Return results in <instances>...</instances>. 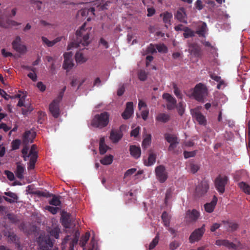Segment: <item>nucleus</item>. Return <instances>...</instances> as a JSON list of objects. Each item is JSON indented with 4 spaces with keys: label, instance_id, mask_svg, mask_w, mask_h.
Masks as SVG:
<instances>
[{
    "label": "nucleus",
    "instance_id": "28",
    "mask_svg": "<svg viewBox=\"0 0 250 250\" xmlns=\"http://www.w3.org/2000/svg\"><path fill=\"white\" fill-rule=\"evenodd\" d=\"M207 30V25L206 22H203L202 25L198 27V29L196 31V33L199 37H205V34Z\"/></svg>",
    "mask_w": 250,
    "mask_h": 250
},
{
    "label": "nucleus",
    "instance_id": "21",
    "mask_svg": "<svg viewBox=\"0 0 250 250\" xmlns=\"http://www.w3.org/2000/svg\"><path fill=\"white\" fill-rule=\"evenodd\" d=\"M160 16L163 18V21L165 24V26L168 28V26L171 25V20L172 18V13L166 11L161 13Z\"/></svg>",
    "mask_w": 250,
    "mask_h": 250
},
{
    "label": "nucleus",
    "instance_id": "6",
    "mask_svg": "<svg viewBox=\"0 0 250 250\" xmlns=\"http://www.w3.org/2000/svg\"><path fill=\"white\" fill-rule=\"evenodd\" d=\"M37 146L35 145H33L29 151L30 155L31 158L29 159V162L28 163V170L33 169L35 168V164L37 162L38 157V152L36 151Z\"/></svg>",
    "mask_w": 250,
    "mask_h": 250
},
{
    "label": "nucleus",
    "instance_id": "60",
    "mask_svg": "<svg viewBox=\"0 0 250 250\" xmlns=\"http://www.w3.org/2000/svg\"><path fill=\"white\" fill-rule=\"evenodd\" d=\"M149 114V110L148 109H145L143 110L141 112V116L143 119L145 121L147 119L148 116Z\"/></svg>",
    "mask_w": 250,
    "mask_h": 250
},
{
    "label": "nucleus",
    "instance_id": "18",
    "mask_svg": "<svg viewBox=\"0 0 250 250\" xmlns=\"http://www.w3.org/2000/svg\"><path fill=\"white\" fill-rule=\"evenodd\" d=\"M133 113V104L132 102H127L126 104V108L122 114L123 119L127 120L129 119Z\"/></svg>",
    "mask_w": 250,
    "mask_h": 250
},
{
    "label": "nucleus",
    "instance_id": "41",
    "mask_svg": "<svg viewBox=\"0 0 250 250\" xmlns=\"http://www.w3.org/2000/svg\"><path fill=\"white\" fill-rule=\"evenodd\" d=\"M176 108L177 109L178 114L182 116L185 112L184 103L183 101L180 102L178 105H176Z\"/></svg>",
    "mask_w": 250,
    "mask_h": 250
},
{
    "label": "nucleus",
    "instance_id": "17",
    "mask_svg": "<svg viewBox=\"0 0 250 250\" xmlns=\"http://www.w3.org/2000/svg\"><path fill=\"white\" fill-rule=\"evenodd\" d=\"M4 194L5 195L10 197L11 198H9L6 196L1 197L0 195V203H2L3 199L5 201H6V202H7L9 203H13L16 202V201L18 199V197L17 194L15 193L12 192L11 191H8V192H5L4 193Z\"/></svg>",
    "mask_w": 250,
    "mask_h": 250
},
{
    "label": "nucleus",
    "instance_id": "30",
    "mask_svg": "<svg viewBox=\"0 0 250 250\" xmlns=\"http://www.w3.org/2000/svg\"><path fill=\"white\" fill-rule=\"evenodd\" d=\"M156 155L153 152H150L149 154L147 162H145V165L146 166H151L156 162Z\"/></svg>",
    "mask_w": 250,
    "mask_h": 250
},
{
    "label": "nucleus",
    "instance_id": "62",
    "mask_svg": "<svg viewBox=\"0 0 250 250\" xmlns=\"http://www.w3.org/2000/svg\"><path fill=\"white\" fill-rule=\"evenodd\" d=\"M147 16L148 17H151L154 15L156 12L155 9L153 7H149L147 9Z\"/></svg>",
    "mask_w": 250,
    "mask_h": 250
},
{
    "label": "nucleus",
    "instance_id": "34",
    "mask_svg": "<svg viewBox=\"0 0 250 250\" xmlns=\"http://www.w3.org/2000/svg\"><path fill=\"white\" fill-rule=\"evenodd\" d=\"M191 53L195 56L199 57L201 56V49L196 44H192L190 46Z\"/></svg>",
    "mask_w": 250,
    "mask_h": 250
},
{
    "label": "nucleus",
    "instance_id": "24",
    "mask_svg": "<svg viewBox=\"0 0 250 250\" xmlns=\"http://www.w3.org/2000/svg\"><path fill=\"white\" fill-rule=\"evenodd\" d=\"M129 151L131 155L135 159L139 158L141 156V150L140 147L130 146Z\"/></svg>",
    "mask_w": 250,
    "mask_h": 250
},
{
    "label": "nucleus",
    "instance_id": "46",
    "mask_svg": "<svg viewBox=\"0 0 250 250\" xmlns=\"http://www.w3.org/2000/svg\"><path fill=\"white\" fill-rule=\"evenodd\" d=\"M7 218L12 222V223H16L19 222V220L17 218L16 215L11 213H8L7 214Z\"/></svg>",
    "mask_w": 250,
    "mask_h": 250
},
{
    "label": "nucleus",
    "instance_id": "61",
    "mask_svg": "<svg viewBox=\"0 0 250 250\" xmlns=\"http://www.w3.org/2000/svg\"><path fill=\"white\" fill-rule=\"evenodd\" d=\"M99 44L102 45L105 48L107 49L109 47L108 42L103 38H101L99 41Z\"/></svg>",
    "mask_w": 250,
    "mask_h": 250
},
{
    "label": "nucleus",
    "instance_id": "26",
    "mask_svg": "<svg viewBox=\"0 0 250 250\" xmlns=\"http://www.w3.org/2000/svg\"><path fill=\"white\" fill-rule=\"evenodd\" d=\"M62 39V37H59L56 38L55 39H54L53 41H49L47 38L45 37H42V42L46 44L48 47H52L54 45H55L57 42H60Z\"/></svg>",
    "mask_w": 250,
    "mask_h": 250
},
{
    "label": "nucleus",
    "instance_id": "9",
    "mask_svg": "<svg viewBox=\"0 0 250 250\" xmlns=\"http://www.w3.org/2000/svg\"><path fill=\"white\" fill-rule=\"evenodd\" d=\"M205 225H203L200 228L195 229L190 235L189 240L190 243H193L199 241L203 235L205 231Z\"/></svg>",
    "mask_w": 250,
    "mask_h": 250
},
{
    "label": "nucleus",
    "instance_id": "44",
    "mask_svg": "<svg viewBox=\"0 0 250 250\" xmlns=\"http://www.w3.org/2000/svg\"><path fill=\"white\" fill-rule=\"evenodd\" d=\"M95 8L93 7H90L89 9H84L81 11V14L83 16H85L86 14H88L89 13H91L93 15H95L94 14Z\"/></svg>",
    "mask_w": 250,
    "mask_h": 250
},
{
    "label": "nucleus",
    "instance_id": "13",
    "mask_svg": "<svg viewBox=\"0 0 250 250\" xmlns=\"http://www.w3.org/2000/svg\"><path fill=\"white\" fill-rule=\"evenodd\" d=\"M17 105L19 107H24L21 109L22 113L24 115H27L33 110V107L31 104L29 102L25 103V102L22 100V98L19 100Z\"/></svg>",
    "mask_w": 250,
    "mask_h": 250
},
{
    "label": "nucleus",
    "instance_id": "32",
    "mask_svg": "<svg viewBox=\"0 0 250 250\" xmlns=\"http://www.w3.org/2000/svg\"><path fill=\"white\" fill-rule=\"evenodd\" d=\"M210 77L212 80L218 83V84L217 85V88L218 89H220L221 86L224 84L225 83L224 81L221 79V77L217 76L214 73L211 74L210 75Z\"/></svg>",
    "mask_w": 250,
    "mask_h": 250
},
{
    "label": "nucleus",
    "instance_id": "43",
    "mask_svg": "<svg viewBox=\"0 0 250 250\" xmlns=\"http://www.w3.org/2000/svg\"><path fill=\"white\" fill-rule=\"evenodd\" d=\"M52 196H53V198L49 201V203L55 206H60L61 203L59 197L53 195Z\"/></svg>",
    "mask_w": 250,
    "mask_h": 250
},
{
    "label": "nucleus",
    "instance_id": "38",
    "mask_svg": "<svg viewBox=\"0 0 250 250\" xmlns=\"http://www.w3.org/2000/svg\"><path fill=\"white\" fill-rule=\"evenodd\" d=\"M240 188L246 193L250 194V186L245 182L239 183Z\"/></svg>",
    "mask_w": 250,
    "mask_h": 250
},
{
    "label": "nucleus",
    "instance_id": "1",
    "mask_svg": "<svg viewBox=\"0 0 250 250\" xmlns=\"http://www.w3.org/2000/svg\"><path fill=\"white\" fill-rule=\"evenodd\" d=\"M86 23H84L76 32V41L68 45V49L72 47H81L87 46L89 43L90 29L85 28Z\"/></svg>",
    "mask_w": 250,
    "mask_h": 250
},
{
    "label": "nucleus",
    "instance_id": "53",
    "mask_svg": "<svg viewBox=\"0 0 250 250\" xmlns=\"http://www.w3.org/2000/svg\"><path fill=\"white\" fill-rule=\"evenodd\" d=\"M195 155H196V152L195 151H185L184 152V157L186 159H187V158H190V157H194V156H195Z\"/></svg>",
    "mask_w": 250,
    "mask_h": 250
},
{
    "label": "nucleus",
    "instance_id": "56",
    "mask_svg": "<svg viewBox=\"0 0 250 250\" xmlns=\"http://www.w3.org/2000/svg\"><path fill=\"white\" fill-rule=\"evenodd\" d=\"M4 173L10 181H13L15 179L14 175L11 171L5 170Z\"/></svg>",
    "mask_w": 250,
    "mask_h": 250
},
{
    "label": "nucleus",
    "instance_id": "31",
    "mask_svg": "<svg viewBox=\"0 0 250 250\" xmlns=\"http://www.w3.org/2000/svg\"><path fill=\"white\" fill-rule=\"evenodd\" d=\"M156 120L162 123H167L170 120V116L166 113H159L156 117Z\"/></svg>",
    "mask_w": 250,
    "mask_h": 250
},
{
    "label": "nucleus",
    "instance_id": "39",
    "mask_svg": "<svg viewBox=\"0 0 250 250\" xmlns=\"http://www.w3.org/2000/svg\"><path fill=\"white\" fill-rule=\"evenodd\" d=\"M90 237V233L89 232H87L85 233V234L83 236L80 240V244L82 247H84L86 245L88 240H89Z\"/></svg>",
    "mask_w": 250,
    "mask_h": 250
},
{
    "label": "nucleus",
    "instance_id": "57",
    "mask_svg": "<svg viewBox=\"0 0 250 250\" xmlns=\"http://www.w3.org/2000/svg\"><path fill=\"white\" fill-rule=\"evenodd\" d=\"M136 171V169L135 168H132L128 169L124 174V178L127 177L131 175L134 173Z\"/></svg>",
    "mask_w": 250,
    "mask_h": 250
},
{
    "label": "nucleus",
    "instance_id": "22",
    "mask_svg": "<svg viewBox=\"0 0 250 250\" xmlns=\"http://www.w3.org/2000/svg\"><path fill=\"white\" fill-rule=\"evenodd\" d=\"M217 202V198L215 196H214L212 201L210 203L205 204L204 207L205 210L208 213L213 212L216 205Z\"/></svg>",
    "mask_w": 250,
    "mask_h": 250
},
{
    "label": "nucleus",
    "instance_id": "15",
    "mask_svg": "<svg viewBox=\"0 0 250 250\" xmlns=\"http://www.w3.org/2000/svg\"><path fill=\"white\" fill-rule=\"evenodd\" d=\"M56 101H53L49 104V111L52 115L55 118H58L60 114L59 104L60 103L56 102Z\"/></svg>",
    "mask_w": 250,
    "mask_h": 250
},
{
    "label": "nucleus",
    "instance_id": "47",
    "mask_svg": "<svg viewBox=\"0 0 250 250\" xmlns=\"http://www.w3.org/2000/svg\"><path fill=\"white\" fill-rule=\"evenodd\" d=\"M173 87L174 94L176 96V97L178 99H182L183 95L181 93V91H180V89H179V88L177 86L176 84L174 83Z\"/></svg>",
    "mask_w": 250,
    "mask_h": 250
},
{
    "label": "nucleus",
    "instance_id": "54",
    "mask_svg": "<svg viewBox=\"0 0 250 250\" xmlns=\"http://www.w3.org/2000/svg\"><path fill=\"white\" fill-rule=\"evenodd\" d=\"M107 148L108 146L106 145V144L99 145V151L100 154L103 155L107 151Z\"/></svg>",
    "mask_w": 250,
    "mask_h": 250
},
{
    "label": "nucleus",
    "instance_id": "23",
    "mask_svg": "<svg viewBox=\"0 0 250 250\" xmlns=\"http://www.w3.org/2000/svg\"><path fill=\"white\" fill-rule=\"evenodd\" d=\"M17 167L15 171L16 176L19 179H22L24 177L23 173L25 171V167L22 166L20 162L16 164Z\"/></svg>",
    "mask_w": 250,
    "mask_h": 250
},
{
    "label": "nucleus",
    "instance_id": "19",
    "mask_svg": "<svg viewBox=\"0 0 250 250\" xmlns=\"http://www.w3.org/2000/svg\"><path fill=\"white\" fill-rule=\"evenodd\" d=\"M175 18L181 22L187 23V15L184 8H180L176 11Z\"/></svg>",
    "mask_w": 250,
    "mask_h": 250
},
{
    "label": "nucleus",
    "instance_id": "64",
    "mask_svg": "<svg viewBox=\"0 0 250 250\" xmlns=\"http://www.w3.org/2000/svg\"><path fill=\"white\" fill-rule=\"evenodd\" d=\"M8 237L13 242H16L17 240V236L14 232H9Z\"/></svg>",
    "mask_w": 250,
    "mask_h": 250
},
{
    "label": "nucleus",
    "instance_id": "2",
    "mask_svg": "<svg viewBox=\"0 0 250 250\" xmlns=\"http://www.w3.org/2000/svg\"><path fill=\"white\" fill-rule=\"evenodd\" d=\"M110 114L106 111L95 115L91 122V125L95 128L102 129L106 127L109 122Z\"/></svg>",
    "mask_w": 250,
    "mask_h": 250
},
{
    "label": "nucleus",
    "instance_id": "14",
    "mask_svg": "<svg viewBox=\"0 0 250 250\" xmlns=\"http://www.w3.org/2000/svg\"><path fill=\"white\" fill-rule=\"evenodd\" d=\"M53 246V243L49 236H46L39 243L40 250H50Z\"/></svg>",
    "mask_w": 250,
    "mask_h": 250
},
{
    "label": "nucleus",
    "instance_id": "35",
    "mask_svg": "<svg viewBox=\"0 0 250 250\" xmlns=\"http://www.w3.org/2000/svg\"><path fill=\"white\" fill-rule=\"evenodd\" d=\"M113 157L111 155H106L104 158L100 160V162L104 165H108L113 162Z\"/></svg>",
    "mask_w": 250,
    "mask_h": 250
},
{
    "label": "nucleus",
    "instance_id": "50",
    "mask_svg": "<svg viewBox=\"0 0 250 250\" xmlns=\"http://www.w3.org/2000/svg\"><path fill=\"white\" fill-rule=\"evenodd\" d=\"M180 245V243L177 241H173L171 242L169 245V249L171 250H175L178 248Z\"/></svg>",
    "mask_w": 250,
    "mask_h": 250
},
{
    "label": "nucleus",
    "instance_id": "8",
    "mask_svg": "<svg viewBox=\"0 0 250 250\" xmlns=\"http://www.w3.org/2000/svg\"><path fill=\"white\" fill-rule=\"evenodd\" d=\"M209 188L208 182L205 180L202 181L196 186L195 195L197 197H201L206 194Z\"/></svg>",
    "mask_w": 250,
    "mask_h": 250
},
{
    "label": "nucleus",
    "instance_id": "42",
    "mask_svg": "<svg viewBox=\"0 0 250 250\" xmlns=\"http://www.w3.org/2000/svg\"><path fill=\"white\" fill-rule=\"evenodd\" d=\"M159 240V234L158 233L155 238L153 239L152 242L150 243L149 246V249L152 250L154 249L158 244Z\"/></svg>",
    "mask_w": 250,
    "mask_h": 250
},
{
    "label": "nucleus",
    "instance_id": "37",
    "mask_svg": "<svg viewBox=\"0 0 250 250\" xmlns=\"http://www.w3.org/2000/svg\"><path fill=\"white\" fill-rule=\"evenodd\" d=\"M75 59L76 62L79 63H83L86 61V59L83 57V53L81 51L77 52L75 55Z\"/></svg>",
    "mask_w": 250,
    "mask_h": 250
},
{
    "label": "nucleus",
    "instance_id": "20",
    "mask_svg": "<svg viewBox=\"0 0 250 250\" xmlns=\"http://www.w3.org/2000/svg\"><path fill=\"white\" fill-rule=\"evenodd\" d=\"M192 116L200 125H203L206 122L205 116L197 109L191 110Z\"/></svg>",
    "mask_w": 250,
    "mask_h": 250
},
{
    "label": "nucleus",
    "instance_id": "52",
    "mask_svg": "<svg viewBox=\"0 0 250 250\" xmlns=\"http://www.w3.org/2000/svg\"><path fill=\"white\" fill-rule=\"evenodd\" d=\"M172 194V190L171 188H169L167 190L165 197V203H167V201L171 197Z\"/></svg>",
    "mask_w": 250,
    "mask_h": 250
},
{
    "label": "nucleus",
    "instance_id": "58",
    "mask_svg": "<svg viewBox=\"0 0 250 250\" xmlns=\"http://www.w3.org/2000/svg\"><path fill=\"white\" fill-rule=\"evenodd\" d=\"M156 48L159 52H166L167 50V48L164 44L157 45Z\"/></svg>",
    "mask_w": 250,
    "mask_h": 250
},
{
    "label": "nucleus",
    "instance_id": "40",
    "mask_svg": "<svg viewBox=\"0 0 250 250\" xmlns=\"http://www.w3.org/2000/svg\"><path fill=\"white\" fill-rule=\"evenodd\" d=\"M74 65L72 59L64 60L63 68L64 69H71Z\"/></svg>",
    "mask_w": 250,
    "mask_h": 250
},
{
    "label": "nucleus",
    "instance_id": "59",
    "mask_svg": "<svg viewBox=\"0 0 250 250\" xmlns=\"http://www.w3.org/2000/svg\"><path fill=\"white\" fill-rule=\"evenodd\" d=\"M140 129V127L139 126H137L135 129H133L130 133L131 136L136 137L139 134Z\"/></svg>",
    "mask_w": 250,
    "mask_h": 250
},
{
    "label": "nucleus",
    "instance_id": "55",
    "mask_svg": "<svg viewBox=\"0 0 250 250\" xmlns=\"http://www.w3.org/2000/svg\"><path fill=\"white\" fill-rule=\"evenodd\" d=\"M46 209H47L51 213H52L53 214H55L57 213L59 209V208L58 207L47 206Z\"/></svg>",
    "mask_w": 250,
    "mask_h": 250
},
{
    "label": "nucleus",
    "instance_id": "45",
    "mask_svg": "<svg viewBox=\"0 0 250 250\" xmlns=\"http://www.w3.org/2000/svg\"><path fill=\"white\" fill-rule=\"evenodd\" d=\"M151 136L150 134H148L143 141L142 146L144 147H146L149 145L151 142Z\"/></svg>",
    "mask_w": 250,
    "mask_h": 250
},
{
    "label": "nucleus",
    "instance_id": "5",
    "mask_svg": "<svg viewBox=\"0 0 250 250\" xmlns=\"http://www.w3.org/2000/svg\"><path fill=\"white\" fill-rule=\"evenodd\" d=\"M155 172L156 178L160 183H163L167 180L168 175L164 166L160 165L156 167Z\"/></svg>",
    "mask_w": 250,
    "mask_h": 250
},
{
    "label": "nucleus",
    "instance_id": "63",
    "mask_svg": "<svg viewBox=\"0 0 250 250\" xmlns=\"http://www.w3.org/2000/svg\"><path fill=\"white\" fill-rule=\"evenodd\" d=\"M37 194L40 196H42L45 197H51L52 195V194H50L49 192L41 191H37Z\"/></svg>",
    "mask_w": 250,
    "mask_h": 250
},
{
    "label": "nucleus",
    "instance_id": "51",
    "mask_svg": "<svg viewBox=\"0 0 250 250\" xmlns=\"http://www.w3.org/2000/svg\"><path fill=\"white\" fill-rule=\"evenodd\" d=\"M138 78L140 80L145 81L147 78V74L144 70H141L138 73Z\"/></svg>",
    "mask_w": 250,
    "mask_h": 250
},
{
    "label": "nucleus",
    "instance_id": "29",
    "mask_svg": "<svg viewBox=\"0 0 250 250\" xmlns=\"http://www.w3.org/2000/svg\"><path fill=\"white\" fill-rule=\"evenodd\" d=\"M165 140L169 144L178 143V138L174 135L166 133L164 134Z\"/></svg>",
    "mask_w": 250,
    "mask_h": 250
},
{
    "label": "nucleus",
    "instance_id": "12",
    "mask_svg": "<svg viewBox=\"0 0 250 250\" xmlns=\"http://www.w3.org/2000/svg\"><path fill=\"white\" fill-rule=\"evenodd\" d=\"M124 125H121L118 129H112L110 132V139L113 143H118L123 137L122 128Z\"/></svg>",
    "mask_w": 250,
    "mask_h": 250
},
{
    "label": "nucleus",
    "instance_id": "7",
    "mask_svg": "<svg viewBox=\"0 0 250 250\" xmlns=\"http://www.w3.org/2000/svg\"><path fill=\"white\" fill-rule=\"evenodd\" d=\"M228 178L227 176L221 177L219 176L214 181L215 187L220 194L225 192V187L227 184Z\"/></svg>",
    "mask_w": 250,
    "mask_h": 250
},
{
    "label": "nucleus",
    "instance_id": "3",
    "mask_svg": "<svg viewBox=\"0 0 250 250\" xmlns=\"http://www.w3.org/2000/svg\"><path fill=\"white\" fill-rule=\"evenodd\" d=\"M192 94L196 100L204 102L208 94V89L204 84L199 83L194 87Z\"/></svg>",
    "mask_w": 250,
    "mask_h": 250
},
{
    "label": "nucleus",
    "instance_id": "48",
    "mask_svg": "<svg viewBox=\"0 0 250 250\" xmlns=\"http://www.w3.org/2000/svg\"><path fill=\"white\" fill-rule=\"evenodd\" d=\"M189 167L190 171L193 174L197 172L198 170L199 169V166L198 165L195 164L193 163H191L189 164Z\"/></svg>",
    "mask_w": 250,
    "mask_h": 250
},
{
    "label": "nucleus",
    "instance_id": "11",
    "mask_svg": "<svg viewBox=\"0 0 250 250\" xmlns=\"http://www.w3.org/2000/svg\"><path fill=\"white\" fill-rule=\"evenodd\" d=\"M163 98L167 102V108L168 110H171L176 108L177 101L170 94L164 93Z\"/></svg>",
    "mask_w": 250,
    "mask_h": 250
},
{
    "label": "nucleus",
    "instance_id": "49",
    "mask_svg": "<svg viewBox=\"0 0 250 250\" xmlns=\"http://www.w3.org/2000/svg\"><path fill=\"white\" fill-rule=\"evenodd\" d=\"M21 142L19 139H16L12 142V148L13 150H16L19 148Z\"/></svg>",
    "mask_w": 250,
    "mask_h": 250
},
{
    "label": "nucleus",
    "instance_id": "25",
    "mask_svg": "<svg viewBox=\"0 0 250 250\" xmlns=\"http://www.w3.org/2000/svg\"><path fill=\"white\" fill-rule=\"evenodd\" d=\"M35 137V135L31 133L30 131H25L23 136V142L26 145L29 143H32Z\"/></svg>",
    "mask_w": 250,
    "mask_h": 250
},
{
    "label": "nucleus",
    "instance_id": "36",
    "mask_svg": "<svg viewBox=\"0 0 250 250\" xmlns=\"http://www.w3.org/2000/svg\"><path fill=\"white\" fill-rule=\"evenodd\" d=\"M183 31H184V33H183V36L185 38L192 37L195 35L194 32L188 27H184L183 28Z\"/></svg>",
    "mask_w": 250,
    "mask_h": 250
},
{
    "label": "nucleus",
    "instance_id": "10",
    "mask_svg": "<svg viewBox=\"0 0 250 250\" xmlns=\"http://www.w3.org/2000/svg\"><path fill=\"white\" fill-rule=\"evenodd\" d=\"M21 39L19 36H17L12 43L13 48L17 52L23 54L26 52V47L21 43Z\"/></svg>",
    "mask_w": 250,
    "mask_h": 250
},
{
    "label": "nucleus",
    "instance_id": "33",
    "mask_svg": "<svg viewBox=\"0 0 250 250\" xmlns=\"http://www.w3.org/2000/svg\"><path fill=\"white\" fill-rule=\"evenodd\" d=\"M60 232V229L57 226L54 227L49 231L50 235L56 239L59 238Z\"/></svg>",
    "mask_w": 250,
    "mask_h": 250
},
{
    "label": "nucleus",
    "instance_id": "27",
    "mask_svg": "<svg viewBox=\"0 0 250 250\" xmlns=\"http://www.w3.org/2000/svg\"><path fill=\"white\" fill-rule=\"evenodd\" d=\"M62 224L63 227L70 228L71 227V220L69 214L63 215L62 218Z\"/></svg>",
    "mask_w": 250,
    "mask_h": 250
},
{
    "label": "nucleus",
    "instance_id": "4",
    "mask_svg": "<svg viewBox=\"0 0 250 250\" xmlns=\"http://www.w3.org/2000/svg\"><path fill=\"white\" fill-rule=\"evenodd\" d=\"M234 242L235 243L229 242L228 240H217L215 242V244L220 246H224L229 249H232L235 250L242 248V245L239 241L235 239Z\"/></svg>",
    "mask_w": 250,
    "mask_h": 250
},
{
    "label": "nucleus",
    "instance_id": "16",
    "mask_svg": "<svg viewBox=\"0 0 250 250\" xmlns=\"http://www.w3.org/2000/svg\"><path fill=\"white\" fill-rule=\"evenodd\" d=\"M200 212L195 209L188 210L186 212V219L188 222H195L199 217Z\"/></svg>",
    "mask_w": 250,
    "mask_h": 250
}]
</instances>
